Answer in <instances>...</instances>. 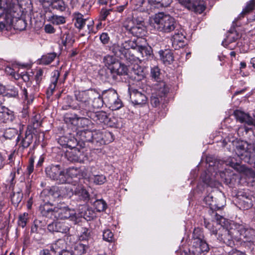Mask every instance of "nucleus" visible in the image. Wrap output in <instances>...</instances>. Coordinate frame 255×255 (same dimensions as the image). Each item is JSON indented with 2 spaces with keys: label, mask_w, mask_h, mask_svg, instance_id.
I'll return each instance as SVG.
<instances>
[{
  "label": "nucleus",
  "mask_w": 255,
  "mask_h": 255,
  "mask_svg": "<svg viewBox=\"0 0 255 255\" xmlns=\"http://www.w3.org/2000/svg\"><path fill=\"white\" fill-rule=\"evenodd\" d=\"M112 51L122 59L131 64L140 63L150 56L152 49L146 45L144 38H137L134 40H127L121 45L114 44Z\"/></svg>",
  "instance_id": "obj_1"
},
{
  "label": "nucleus",
  "mask_w": 255,
  "mask_h": 255,
  "mask_svg": "<svg viewBox=\"0 0 255 255\" xmlns=\"http://www.w3.org/2000/svg\"><path fill=\"white\" fill-rule=\"evenodd\" d=\"M75 96L79 103L77 105H71V108L77 110L80 116L87 115L90 111L102 107L101 95L95 90L78 91L75 93Z\"/></svg>",
  "instance_id": "obj_2"
},
{
  "label": "nucleus",
  "mask_w": 255,
  "mask_h": 255,
  "mask_svg": "<svg viewBox=\"0 0 255 255\" xmlns=\"http://www.w3.org/2000/svg\"><path fill=\"white\" fill-rule=\"evenodd\" d=\"M45 193H42L40 195V198L43 199ZM44 203L40 205L39 210L42 216L53 220L60 219L64 220L70 219L73 221L74 224H78L81 220L79 217H77L76 212L73 210H71L67 207H61L58 206L54 207L48 201L43 199Z\"/></svg>",
  "instance_id": "obj_3"
},
{
  "label": "nucleus",
  "mask_w": 255,
  "mask_h": 255,
  "mask_svg": "<svg viewBox=\"0 0 255 255\" xmlns=\"http://www.w3.org/2000/svg\"><path fill=\"white\" fill-rule=\"evenodd\" d=\"M214 216L217 224L220 225V227L218 230L216 229L213 230L212 234L217 235V239L220 242H223L228 246L232 247L234 245V239L238 241L237 233H233L234 231L236 230V225L235 228H232L229 230L224 227L226 219L217 213L215 214Z\"/></svg>",
  "instance_id": "obj_4"
},
{
  "label": "nucleus",
  "mask_w": 255,
  "mask_h": 255,
  "mask_svg": "<svg viewBox=\"0 0 255 255\" xmlns=\"http://www.w3.org/2000/svg\"><path fill=\"white\" fill-rule=\"evenodd\" d=\"M154 27L158 31L163 33H169L177 27L175 19L163 12L156 14L154 17Z\"/></svg>",
  "instance_id": "obj_5"
},
{
  "label": "nucleus",
  "mask_w": 255,
  "mask_h": 255,
  "mask_svg": "<svg viewBox=\"0 0 255 255\" xmlns=\"http://www.w3.org/2000/svg\"><path fill=\"white\" fill-rule=\"evenodd\" d=\"M237 155L241 160L250 164H255V144L254 145L247 143H242L235 149Z\"/></svg>",
  "instance_id": "obj_6"
},
{
  "label": "nucleus",
  "mask_w": 255,
  "mask_h": 255,
  "mask_svg": "<svg viewBox=\"0 0 255 255\" xmlns=\"http://www.w3.org/2000/svg\"><path fill=\"white\" fill-rule=\"evenodd\" d=\"M47 177L60 184L68 182V175L71 176V168H69L66 173L59 165H51L45 169Z\"/></svg>",
  "instance_id": "obj_7"
},
{
  "label": "nucleus",
  "mask_w": 255,
  "mask_h": 255,
  "mask_svg": "<svg viewBox=\"0 0 255 255\" xmlns=\"http://www.w3.org/2000/svg\"><path fill=\"white\" fill-rule=\"evenodd\" d=\"M101 100L102 107L104 103L113 111L119 110L123 106L121 100L119 98L117 92L114 89L104 91L102 93V97H101Z\"/></svg>",
  "instance_id": "obj_8"
},
{
  "label": "nucleus",
  "mask_w": 255,
  "mask_h": 255,
  "mask_svg": "<svg viewBox=\"0 0 255 255\" xmlns=\"http://www.w3.org/2000/svg\"><path fill=\"white\" fill-rule=\"evenodd\" d=\"M21 0H0V8L5 11L7 14L11 17H16L19 16L17 14V11L20 9L19 2Z\"/></svg>",
  "instance_id": "obj_9"
},
{
  "label": "nucleus",
  "mask_w": 255,
  "mask_h": 255,
  "mask_svg": "<svg viewBox=\"0 0 255 255\" xmlns=\"http://www.w3.org/2000/svg\"><path fill=\"white\" fill-rule=\"evenodd\" d=\"M233 233H237L238 241L244 239L245 242L249 243L255 242V230L253 228H247L242 225H238Z\"/></svg>",
  "instance_id": "obj_10"
},
{
  "label": "nucleus",
  "mask_w": 255,
  "mask_h": 255,
  "mask_svg": "<svg viewBox=\"0 0 255 255\" xmlns=\"http://www.w3.org/2000/svg\"><path fill=\"white\" fill-rule=\"evenodd\" d=\"M124 27L132 35L139 37L144 36L146 33V28L142 23L134 24L133 21L131 20L126 21L124 24Z\"/></svg>",
  "instance_id": "obj_11"
},
{
  "label": "nucleus",
  "mask_w": 255,
  "mask_h": 255,
  "mask_svg": "<svg viewBox=\"0 0 255 255\" xmlns=\"http://www.w3.org/2000/svg\"><path fill=\"white\" fill-rule=\"evenodd\" d=\"M104 135L99 130L93 131V139L91 142L95 147L108 143L113 140L111 132L105 131Z\"/></svg>",
  "instance_id": "obj_12"
},
{
  "label": "nucleus",
  "mask_w": 255,
  "mask_h": 255,
  "mask_svg": "<svg viewBox=\"0 0 255 255\" xmlns=\"http://www.w3.org/2000/svg\"><path fill=\"white\" fill-rule=\"evenodd\" d=\"M179 1L188 9L197 13H202L206 8L203 0H179Z\"/></svg>",
  "instance_id": "obj_13"
},
{
  "label": "nucleus",
  "mask_w": 255,
  "mask_h": 255,
  "mask_svg": "<svg viewBox=\"0 0 255 255\" xmlns=\"http://www.w3.org/2000/svg\"><path fill=\"white\" fill-rule=\"evenodd\" d=\"M68 145L69 147H71V150L66 153V156L69 161L72 162L83 163L87 159V156L84 154L83 151L75 148L76 142L74 143L73 145Z\"/></svg>",
  "instance_id": "obj_14"
},
{
  "label": "nucleus",
  "mask_w": 255,
  "mask_h": 255,
  "mask_svg": "<svg viewBox=\"0 0 255 255\" xmlns=\"http://www.w3.org/2000/svg\"><path fill=\"white\" fill-rule=\"evenodd\" d=\"M192 252L194 255H203L205 253L209 251L208 245L204 240L193 242L192 247Z\"/></svg>",
  "instance_id": "obj_15"
},
{
  "label": "nucleus",
  "mask_w": 255,
  "mask_h": 255,
  "mask_svg": "<svg viewBox=\"0 0 255 255\" xmlns=\"http://www.w3.org/2000/svg\"><path fill=\"white\" fill-rule=\"evenodd\" d=\"M130 99L134 105H143L147 101L146 96L136 89H133L130 91Z\"/></svg>",
  "instance_id": "obj_16"
},
{
  "label": "nucleus",
  "mask_w": 255,
  "mask_h": 255,
  "mask_svg": "<svg viewBox=\"0 0 255 255\" xmlns=\"http://www.w3.org/2000/svg\"><path fill=\"white\" fill-rule=\"evenodd\" d=\"M239 196L242 197L240 204L244 210H248L253 206L255 200L254 196L244 192H240Z\"/></svg>",
  "instance_id": "obj_17"
},
{
  "label": "nucleus",
  "mask_w": 255,
  "mask_h": 255,
  "mask_svg": "<svg viewBox=\"0 0 255 255\" xmlns=\"http://www.w3.org/2000/svg\"><path fill=\"white\" fill-rule=\"evenodd\" d=\"M85 116H87L94 121L100 123L107 124L109 121L107 113L104 111L94 112L93 110H91L87 113V115Z\"/></svg>",
  "instance_id": "obj_18"
},
{
  "label": "nucleus",
  "mask_w": 255,
  "mask_h": 255,
  "mask_svg": "<svg viewBox=\"0 0 255 255\" xmlns=\"http://www.w3.org/2000/svg\"><path fill=\"white\" fill-rule=\"evenodd\" d=\"M93 138V131L85 130L79 131L77 132L76 141L78 140L85 145L86 143H91Z\"/></svg>",
  "instance_id": "obj_19"
},
{
  "label": "nucleus",
  "mask_w": 255,
  "mask_h": 255,
  "mask_svg": "<svg viewBox=\"0 0 255 255\" xmlns=\"http://www.w3.org/2000/svg\"><path fill=\"white\" fill-rule=\"evenodd\" d=\"M234 115L237 120L242 123H245L249 126H255V120L249 114L244 112L236 110L234 112Z\"/></svg>",
  "instance_id": "obj_20"
},
{
  "label": "nucleus",
  "mask_w": 255,
  "mask_h": 255,
  "mask_svg": "<svg viewBox=\"0 0 255 255\" xmlns=\"http://www.w3.org/2000/svg\"><path fill=\"white\" fill-rule=\"evenodd\" d=\"M109 69L112 70L118 78L121 79L122 76H125L128 74V67L119 61L117 62L116 64L113 65Z\"/></svg>",
  "instance_id": "obj_21"
},
{
  "label": "nucleus",
  "mask_w": 255,
  "mask_h": 255,
  "mask_svg": "<svg viewBox=\"0 0 255 255\" xmlns=\"http://www.w3.org/2000/svg\"><path fill=\"white\" fill-rule=\"evenodd\" d=\"M71 195L74 194L77 196L79 199L83 201H88L89 199V195L87 191L81 186L75 187L74 189H70Z\"/></svg>",
  "instance_id": "obj_22"
},
{
  "label": "nucleus",
  "mask_w": 255,
  "mask_h": 255,
  "mask_svg": "<svg viewBox=\"0 0 255 255\" xmlns=\"http://www.w3.org/2000/svg\"><path fill=\"white\" fill-rule=\"evenodd\" d=\"M204 200L206 204L210 206V210L209 211H212V215L215 217L214 215L216 212H214L212 210L220 209L223 205L217 204L216 202L214 201L213 196L210 194L206 196Z\"/></svg>",
  "instance_id": "obj_23"
},
{
  "label": "nucleus",
  "mask_w": 255,
  "mask_h": 255,
  "mask_svg": "<svg viewBox=\"0 0 255 255\" xmlns=\"http://www.w3.org/2000/svg\"><path fill=\"white\" fill-rule=\"evenodd\" d=\"M172 0H148V3L153 7L158 9L169 6Z\"/></svg>",
  "instance_id": "obj_24"
},
{
  "label": "nucleus",
  "mask_w": 255,
  "mask_h": 255,
  "mask_svg": "<svg viewBox=\"0 0 255 255\" xmlns=\"http://www.w3.org/2000/svg\"><path fill=\"white\" fill-rule=\"evenodd\" d=\"M159 53L161 59L165 64H170L174 61L173 53L170 50L160 51Z\"/></svg>",
  "instance_id": "obj_25"
},
{
  "label": "nucleus",
  "mask_w": 255,
  "mask_h": 255,
  "mask_svg": "<svg viewBox=\"0 0 255 255\" xmlns=\"http://www.w3.org/2000/svg\"><path fill=\"white\" fill-rule=\"evenodd\" d=\"M10 198L12 204L14 206L17 207L23 198L22 190L20 189L13 190L12 194L10 195Z\"/></svg>",
  "instance_id": "obj_26"
},
{
  "label": "nucleus",
  "mask_w": 255,
  "mask_h": 255,
  "mask_svg": "<svg viewBox=\"0 0 255 255\" xmlns=\"http://www.w3.org/2000/svg\"><path fill=\"white\" fill-rule=\"evenodd\" d=\"M33 139V135L30 130L26 131L24 137L22 138L20 142V145L23 148H26L29 146L32 142Z\"/></svg>",
  "instance_id": "obj_27"
},
{
  "label": "nucleus",
  "mask_w": 255,
  "mask_h": 255,
  "mask_svg": "<svg viewBox=\"0 0 255 255\" xmlns=\"http://www.w3.org/2000/svg\"><path fill=\"white\" fill-rule=\"evenodd\" d=\"M51 83L47 89V93L52 95L57 85V81L60 76V72L58 70H55L52 73Z\"/></svg>",
  "instance_id": "obj_28"
},
{
  "label": "nucleus",
  "mask_w": 255,
  "mask_h": 255,
  "mask_svg": "<svg viewBox=\"0 0 255 255\" xmlns=\"http://www.w3.org/2000/svg\"><path fill=\"white\" fill-rule=\"evenodd\" d=\"M156 92L155 94H157L160 98L165 96L169 92V88L164 82H160L156 86Z\"/></svg>",
  "instance_id": "obj_29"
},
{
  "label": "nucleus",
  "mask_w": 255,
  "mask_h": 255,
  "mask_svg": "<svg viewBox=\"0 0 255 255\" xmlns=\"http://www.w3.org/2000/svg\"><path fill=\"white\" fill-rule=\"evenodd\" d=\"M56 54L55 52L47 53L43 55L39 60V63L43 65L50 64L56 58Z\"/></svg>",
  "instance_id": "obj_30"
},
{
  "label": "nucleus",
  "mask_w": 255,
  "mask_h": 255,
  "mask_svg": "<svg viewBox=\"0 0 255 255\" xmlns=\"http://www.w3.org/2000/svg\"><path fill=\"white\" fill-rule=\"evenodd\" d=\"M75 19L76 20L75 25L79 29H82L88 21V19L84 18L83 15L79 13L75 14Z\"/></svg>",
  "instance_id": "obj_31"
},
{
  "label": "nucleus",
  "mask_w": 255,
  "mask_h": 255,
  "mask_svg": "<svg viewBox=\"0 0 255 255\" xmlns=\"http://www.w3.org/2000/svg\"><path fill=\"white\" fill-rule=\"evenodd\" d=\"M132 76L137 80H140L143 78V72L142 68L138 65H134L131 72Z\"/></svg>",
  "instance_id": "obj_32"
},
{
  "label": "nucleus",
  "mask_w": 255,
  "mask_h": 255,
  "mask_svg": "<svg viewBox=\"0 0 255 255\" xmlns=\"http://www.w3.org/2000/svg\"><path fill=\"white\" fill-rule=\"evenodd\" d=\"M118 61L119 60L115 56L110 55H107L103 58V63L108 69Z\"/></svg>",
  "instance_id": "obj_33"
},
{
  "label": "nucleus",
  "mask_w": 255,
  "mask_h": 255,
  "mask_svg": "<svg viewBox=\"0 0 255 255\" xmlns=\"http://www.w3.org/2000/svg\"><path fill=\"white\" fill-rule=\"evenodd\" d=\"M88 249V246L82 243L77 244L74 247V255H81L86 253Z\"/></svg>",
  "instance_id": "obj_34"
},
{
  "label": "nucleus",
  "mask_w": 255,
  "mask_h": 255,
  "mask_svg": "<svg viewBox=\"0 0 255 255\" xmlns=\"http://www.w3.org/2000/svg\"><path fill=\"white\" fill-rule=\"evenodd\" d=\"M64 246V241L62 240L57 241L54 244H53L50 247V250L53 253L56 254L58 253L59 254L61 253V249Z\"/></svg>",
  "instance_id": "obj_35"
},
{
  "label": "nucleus",
  "mask_w": 255,
  "mask_h": 255,
  "mask_svg": "<svg viewBox=\"0 0 255 255\" xmlns=\"http://www.w3.org/2000/svg\"><path fill=\"white\" fill-rule=\"evenodd\" d=\"M105 77L107 81L112 84L120 81V78H118L114 73V72L108 68L106 72Z\"/></svg>",
  "instance_id": "obj_36"
},
{
  "label": "nucleus",
  "mask_w": 255,
  "mask_h": 255,
  "mask_svg": "<svg viewBox=\"0 0 255 255\" xmlns=\"http://www.w3.org/2000/svg\"><path fill=\"white\" fill-rule=\"evenodd\" d=\"M255 9V0H251L249 1L245 8L243 10L240 14V16L244 17L246 14L249 13L251 11Z\"/></svg>",
  "instance_id": "obj_37"
},
{
  "label": "nucleus",
  "mask_w": 255,
  "mask_h": 255,
  "mask_svg": "<svg viewBox=\"0 0 255 255\" xmlns=\"http://www.w3.org/2000/svg\"><path fill=\"white\" fill-rule=\"evenodd\" d=\"M240 37V35L237 32V31L229 32L227 36V38L224 41H223V44L224 43H232L236 41Z\"/></svg>",
  "instance_id": "obj_38"
},
{
  "label": "nucleus",
  "mask_w": 255,
  "mask_h": 255,
  "mask_svg": "<svg viewBox=\"0 0 255 255\" xmlns=\"http://www.w3.org/2000/svg\"><path fill=\"white\" fill-rule=\"evenodd\" d=\"M18 134V131L15 128H8L4 132L3 136L6 139H11Z\"/></svg>",
  "instance_id": "obj_39"
},
{
  "label": "nucleus",
  "mask_w": 255,
  "mask_h": 255,
  "mask_svg": "<svg viewBox=\"0 0 255 255\" xmlns=\"http://www.w3.org/2000/svg\"><path fill=\"white\" fill-rule=\"evenodd\" d=\"M91 231L86 228H81V233L79 236L80 240H88L91 238Z\"/></svg>",
  "instance_id": "obj_40"
},
{
  "label": "nucleus",
  "mask_w": 255,
  "mask_h": 255,
  "mask_svg": "<svg viewBox=\"0 0 255 255\" xmlns=\"http://www.w3.org/2000/svg\"><path fill=\"white\" fill-rule=\"evenodd\" d=\"M91 180L97 185H102L106 181L105 176L101 175H93L91 177Z\"/></svg>",
  "instance_id": "obj_41"
},
{
  "label": "nucleus",
  "mask_w": 255,
  "mask_h": 255,
  "mask_svg": "<svg viewBox=\"0 0 255 255\" xmlns=\"http://www.w3.org/2000/svg\"><path fill=\"white\" fill-rule=\"evenodd\" d=\"M94 206L98 212L103 211L106 209L107 204L102 199L97 200L94 203Z\"/></svg>",
  "instance_id": "obj_42"
},
{
  "label": "nucleus",
  "mask_w": 255,
  "mask_h": 255,
  "mask_svg": "<svg viewBox=\"0 0 255 255\" xmlns=\"http://www.w3.org/2000/svg\"><path fill=\"white\" fill-rule=\"evenodd\" d=\"M57 232L62 233H67L69 230L70 227L68 224L65 222H58Z\"/></svg>",
  "instance_id": "obj_43"
},
{
  "label": "nucleus",
  "mask_w": 255,
  "mask_h": 255,
  "mask_svg": "<svg viewBox=\"0 0 255 255\" xmlns=\"http://www.w3.org/2000/svg\"><path fill=\"white\" fill-rule=\"evenodd\" d=\"M203 238V234L201 230L199 228L195 229L193 232V242L202 241Z\"/></svg>",
  "instance_id": "obj_44"
},
{
  "label": "nucleus",
  "mask_w": 255,
  "mask_h": 255,
  "mask_svg": "<svg viewBox=\"0 0 255 255\" xmlns=\"http://www.w3.org/2000/svg\"><path fill=\"white\" fill-rule=\"evenodd\" d=\"M162 98L157 95V94H153L150 98V103L154 107H157L159 106Z\"/></svg>",
  "instance_id": "obj_45"
},
{
  "label": "nucleus",
  "mask_w": 255,
  "mask_h": 255,
  "mask_svg": "<svg viewBox=\"0 0 255 255\" xmlns=\"http://www.w3.org/2000/svg\"><path fill=\"white\" fill-rule=\"evenodd\" d=\"M51 20L53 24L56 25L63 24L65 22V19L64 16L56 15L52 16Z\"/></svg>",
  "instance_id": "obj_46"
},
{
  "label": "nucleus",
  "mask_w": 255,
  "mask_h": 255,
  "mask_svg": "<svg viewBox=\"0 0 255 255\" xmlns=\"http://www.w3.org/2000/svg\"><path fill=\"white\" fill-rule=\"evenodd\" d=\"M52 6L53 8L59 10L61 11H64L66 10V6L65 2L61 0L60 1H58L57 2L55 3H53L52 5Z\"/></svg>",
  "instance_id": "obj_47"
},
{
  "label": "nucleus",
  "mask_w": 255,
  "mask_h": 255,
  "mask_svg": "<svg viewBox=\"0 0 255 255\" xmlns=\"http://www.w3.org/2000/svg\"><path fill=\"white\" fill-rule=\"evenodd\" d=\"M114 235L110 230H104L103 233V238L104 240L107 242H112Z\"/></svg>",
  "instance_id": "obj_48"
},
{
  "label": "nucleus",
  "mask_w": 255,
  "mask_h": 255,
  "mask_svg": "<svg viewBox=\"0 0 255 255\" xmlns=\"http://www.w3.org/2000/svg\"><path fill=\"white\" fill-rule=\"evenodd\" d=\"M27 216L28 214L24 213L19 216L18 224L22 228H24L26 226Z\"/></svg>",
  "instance_id": "obj_49"
},
{
  "label": "nucleus",
  "mask_w": 255,
  "mask_h": 255,
  "mask_svg": "<svg viewBox=\"0 0 255 255\" xmlns=\"http://www.w3.org/2000/svg\"><path fill=\"white\" fill-rule=\"evenodd\" d=\"M61 43L65 46L71 42L72 38L71 35L68 33H64L61 37Z\"/></svg>",
  "instance_id": "obj_50"
},
{
  "label": "nucleus",
  "mask_w": 255,
  "mask_h": 255,
  "mask_svg": "<svg viewBox=\"0 0 255 255\" xmlns=\"http://www.w3.org/2000/svg\"><path fill=\"white\" fill-rule=\"evenodd\" d=\"M160 74V69L158 67H154L151 69V75L152 78L157 80L159 79Z\"/></svg>",
  "instance_id": "obj_51"
},
{
  "label": "nucleus",
  "mask_w": 255,
  "mask_h": 255,
  "mask_svg": "<svg viewBox=\"0 0 255 255\" xmlns=\"http://www.w3.org/2000/svg\"><path fill=\"white\" fill-rule=\"evenodd\" d=\"M203 182L208 186L212 187L215 185L214 181L211 179L209 176L207 175H205L202 176Z\"/></svg>",
  "instance_id": "obj_52"
},
{
  "label": "nucleus",
  "mask_w": 255,
  "mask_h": 255,
  "mask_svg": "<svg viewBox=\"0 0 255 255\" xmlns=\"http://www.w3.org/2000/svg\"><path fill=\"white\" fill-rule=\"evenodd\" d=\"M183 35L181 33H179V32H177V33H175L172 37H171V41H172V44H176L178 42H181L182 41V39Z\"/></svg>",
  "instance_id": "obj_53"
},
{
  "label": "nucleus",
  "mask_w": 255,
  "mask_h": 255,
  "mask_svg": "<svg viewBox=\"0 0 255 255\" xmlns=\"http://www.w3.org/2000/svg\"><path fill=\"white\" fill-rule=\"evenodd\" d=\"M26 24L25 20L20 19L16 23V28L20 31L23 30L25 29Z\"/></svg>",
  "instance_id": "obj_54"
},
{
  "label": "nucleus",
  "mask_w": 255,
  "mask_h": 255,
  "mask_svg": "<svg viewBox=\"0 0 255 255\" xmlns=\"http://www.w3.org/2000/svg\"><path fill=\"white\" fill-rule=\"evenodd\" d=\"M111 11V9H102L101 12H100V19L101 20H105L107 17L109 15V14L110 13V11Z\"/></svg>",
  "instance_id": "obj_55"
},
{
  "label": "nucleus",
  "mask_w": 255,
  "mask_h": 255,
  "mask_svg": "<svg viewBox=\"0 0 255 255\" xmlns=\"http://www.w3.org/2000/svg\"><path fill=\"white\" fill-rule=\"evenodd\" d=\"M43 71L42 69H39L35 76V80L36 82V84L39 85L42 79Z\"/></svg>",
  "instance_id": "obj_56"
},
{
  "label": "nucleus",
  "mask_w": 255,
  "mask_h": 255,
  "mask_svg": "<svg viewBox=\"0 0 255 255\" xmlns=\"http://www.w3.org/2000/svg\"><path fill=\"white\" fill-rule=\"evenodd\" d=\"M58 222H53L47 226L48 230L50 232H57Z\"/></svg>",
  "instance_id": "obj_57"
},
{
  "label": "nucleus",
  "mask_w": 255,
  "mask_h": 255,
  "mask_svg": "<svg viewBox=\"0 0 255 255\" xmlns=\"http://www.w3.org/2000/svg\"><path fill=\"white\" fill-rule=\"evenodd\" d=\"M7 94L12 97H16L18 95V91L16 88L12 87L8 90Z\"/></svg>",
  "instance_id": "obj_58"
},
{
  "label": "nucleus",
  "mask_w": 255,
  "mask_h": 255,
  "mask_svg": "<svg viewBox=\"0 0 255 255\" xmlns=\"http://www.w3.org/2000/svg\"><path fill=\"white\" fill-rule=\"evenodd\" d=\"M100 39L104 44H106L109 42L110 38L107 33H103L101 34Z\"/></svg>",
  "instance_id": "obj_59"
},
{
  "label": "nucleus",
  "mask_w": 255,
  "mask_h": 255,
  "mask_svg": "<svg viewBox=\"0 0 255 255\" xmlns=\"http://www.w3.org/2000/svg\"><path fill=\"white\" fill-rule=\"evenodd\" d=\"M34 159L33 158H30L29 159V164L27 166V169L28 171V173L30 174H31L34 169Z\"/></svg>",
  "instance_id": "obj_60"
},
{
  "label": "nucleus",
  "mask_w": 255,
  "mask_h": 255,
  "mask_svg": "<svg viewBox=\"0 0 255 255\" xmlns=\"http://www.w3.org/2000/svg\"><path fill=\"white\" fill-rule=\"evenodd\" d=\"M87 26L88 30L87 32L88 33L94 32L93 27H94V21L93 20H90L88 19V22L86 23Z\"/></svg>",
  "instance_id": "obj_61"
},
{
  "label": "nucleus",
  "mask_w": 255,
  "mask_h": 255,
  "mask_svg": "<svg viewBox=\"0 0 255 255\" xmlns=\"http://www.w3.org/2000/svg\"><path fill=\"white\" fill-rule=\"evenodd\" d=\"M45 31L47 33H53L55 32V29L50 24H46L44 26Z\"/></svg>",
  "instance_id": "obj_62"
},
{
  "label": "nucleus",
  "mask_w": 255,
  "mask_h": 255,
  "mask_svg": "<svg viewBox=\"0 0 255 255\" xmlns=\"http://www.w3.org/2000/svg\"><path fill=\"white\" fill-rule=\"evenodd\" d=\"M38 223H40V222L38 220H35L34 222V225L32 226L31 229V232L32 233H38Z\"/></svg>",
  "instance_id": "obj_63"
},
{
  "label": "nucleus",
  "mask_w": 255,
  "mask_h": 255,
  "mask_svg": "<svg viewBox=\"0 0 255 255\" xmlns=\"http://www.w3.org/2000/svg\"><path fill=\"white\" fill-rule=\"evenodd\" d=\"M228 255H247L245 253L233 249L229 252Z\"/></svg>",
  "instance_id": "obj_64"
}]
</instances>
